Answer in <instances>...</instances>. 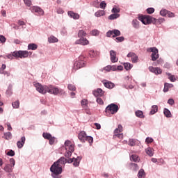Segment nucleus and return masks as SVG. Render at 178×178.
<instances>
[{
    "label": "nucleus",
    "mask_w": 178,
    "mask_h": 178,
    "mask_svg": "<svg viewBox=\"0 0 178 178\" xmlns=\"http://www.w3.org/2000/svg\"><path fill=\"white\" fill-rule=\"evenodd\" d=\"M72 152H70L69 150H66V152L65 154V158H70V156H72Z\"/></svg>",
    "instance_id": "13d9d810"
},
{
    "label": "nucleus",
    "mask_w": 178,
    "mask_h": 178,
    "mask_svg": "<svg viewBox=\"0 0 178 178\" xmlns=\"http://www.w3.org/2000/svg\"><path fill=\"white\" fill-rule=\"evenodd\" d=\"M12 106L15 109H18V108L20 106V102L19 100H17L12 103Z\"/></svg>",
    "instance_id": "72a5a7b5"
},
{
    "label": "nucleus",
    "mask_w": 178,
    "mask_h": 178,
    "mask_svg": "<svg viewBox=\"0 0 178 178\" xmlns=\"http://www.w3.org/2000/svg\"><path fill=\"white\" fill-rule=\"evenodd\" d=\"M95 16L96 17H101V16H105V10H99L95 13Z\"/></svg>",
    "instance_id": "5701e85b"
},
{
    "label": "nucleus",
    "mask_w": 178,
    "mask_h": 178,
    "mask_svg": "<svg viewBox=\"0 0 178 178\" xmlns=\"http://www.w3.org/2000/svg\"><path fill=\"white\" fill-rule=\"evenodd\" d=\"M108 111L111 112V115H115V113H118V111H119V106L112 103L106 106V112Z\"/></svg>",
    "instance_id": "6e6552de"
},
{
    "label": "nucleus",
    "mask_w": 178,
    "mask_h": 178,
    "mask_svg": "<svg viewBox=\"0 0 178 178\" xmlns=\"http://www.w3.org/2000/svg\"><path fill=\"white\" fill-rule=\"evenodd\" d=\"M131 60L133 63H137L138 62V56L135 54L134 57L131 58Z\"/></svg>",
    "instance_id": "de8ad7c7"
},
{
    "label": "nucleus",
    "mask_w": 178,
    "mask_h": 178,
    "mask_svg": "<svg viewBox=\"0 0 178 178\" xmlns=\"http://www.w3.org/2000/svg\"><path fill=\"white\" fill-rule=\"evenodd\" d=\"M169 88H173V84L169 83H164L163 92H168L169 91Z\"/></svg>",
    "instance_id": "6ab92c4d"
},
{
    "label": "nucleus",
    "mask_w": 178,
    "mask_h": 178,
    "mask_svg": "<svg viewBox=\"0 0 178 178\" xmlns=\"http://www.w3.org/2000/svg\"><path fill=\"white\" fill-rule=\"evenodd\" d=\"M154 74H162V70L159 67H156Z\"/></svg>",
    "instance_id": "3c124183"
},
{
    "label": "nucleus",
    "mask_w": 178,
    "mask_h": 178,
    "mask_svg": "<svg viewBox=\"0 0 178 178\" xmlns=\"http://www.w3.org/2000/svg\"><path fill=\"white\" fill-rule=\"evenodd\" d=\"M67 88L70 91H76V86L73 84H68Z\"/></svg>",
    "instance_id": "37998d69"
},
{
    "label": "nucleus",
    "mask_w": 178,
    "mask_h": 178,
    "mask_svg": "<svg viewBox=\"0 0 178 178\" xmlns=\"http://www.w3.org/2000/svg\"><path fill=\"white\" fill-rule=\"evenodd\" d=\"M122 131H123V127L119 124L118 127L114 130V134L115 136H116V134H120V133H122Z\"/></svg>",
    "instance_id": "a878e982"
},
{
    "label": "nucleus",
    "mask_w": 178,
    "mask_h": 178,
    "mask_svg": "<svg viewBox=\"0 0 178 178\" xmlns=\"http://www.w3.org/2000/svg\"><path fill=\"white\" fill-rule=\"evenodd\" d=\"M132 26L134 29H140V22L137 19H134L132 21Z\"/></svg>",
    "instance_id": "cd10ccee"
},
{
    "label": "nucleus",
    "mask_w": 178,
    "mask_h": 178,
    "mask_svg": "<svg viewBox=\"0 0 178 178\" xmlns=\"http://www.w3.org/2000/svg\"><path fill=\"white\" fill-rule=\"evenodd\" d=\"M96 102H97V104H99V105H104V100H102V99L97 97Z\"/></svg>",
    "instance_id": "e2e57ef3"
},
{
    "label": "nucleus",
    "mask_w": 178,
    "mask_h": 178,
    "mask_svg": "<svg viewBox=\"0 0 178 178\" xmlns=\"http://www.w3.org/2000/svg\"><path fill=\"white\" fill-rule=\"evenodd\" d=\"M86 141H88L89 144L91 145V144L94 143V138H92V136H88Z\"/></svg>",
    "instance_id": "ea45409f"
},
{
    "label": "nucleus",
    "mask_w": 178,
    "mask_h": 178,
    "mask_svg": "<svg viewBox=\"0 0 178 178\" xmlns=\"http://www.w3.org/2000/svg\"><path fill=\"white\" fill-rule=\"evenodd\" d=\"M0 42L2 44H4V42H6V38H5V36L0 35Z\"/></svg>",
    "instance_id": "bf43d9fd"
},
{
    "label": "nucleus",
    "mask_w": 178,
    "mask_h": 178,
    "mask_svg": "<svg viewBox=\"0 0 178 178\" xmlns=\"http://www.w3.org/2000/svg\"><path fill=\"white\" fill-rule=\"evenodd\" d=\"M6 155H8V156H15V151L10 149L6 153Z\"/></svg>",
    "instance_id": "864d4df0"
},
{
    "label": "nucleus",
    "mask_w": 178,
    "mask_h": 178,
    "mask_svg": "<svg viewBox=\"0 0 178 178\" xmlns=\"http://www.w3.org/2000/svg\"><path fill=\"white\" fill-rule=\"evenodd\" d=\"M124 67L125 70H131V69L133 67V64L130 63H124Z\"/></svg>",
    "instance_id": "7c9ffc66"
},
{
    "label": "nucleus",
    "mask_w": 178,
    "mask_h": 178,
    "mask_svg": "<svg viewBox=\"0 0 178 178\" xmlns=\"http://www.w3.org/2000/svg\"><path fill=\"white\" fill-rule=\"evenodd\" d=\"M168 79L170 81H172V83H175V81H176V77H175L174 75H170L168 76Z\"/></svg>",
    "instance_id": "69168bd1"
},
{
    "label": "nucleus",
    "mask_w": 178,
    "mask_h": 178,
    "mask_svg": "<svg viewBox=\"0 0 178 178\" xmlns=\"http://www.w3.org/2000/svg\"><path fill=\"white\" fill-rule=\"evenodd\" d=\"M117 40V42H123V41H124V37L123 36H120V37H118L115 39Z\"/></svg>",
    "instance_id": "6e6d98bb"
},
{
    "label": "nucleus",
    "mask_w": 178,
    "mask_h": 178,
    "mask_svg": "<svg viewBox=\"0 0 178 178\" xmlns=\"http://www.w3.org/2000/svg\"><path fill=\"white\" fill-rule=\"evenodd\" d=\"M63 165H66V163H63L60 161V158L52 164L50 168V172H51V177L53 178H60L59 175H62V172H63V168H62Z\"/></svg>",
    "instance_id": "f03ea898"
},
{
    "label": "nucleus",
    "mask_w": 178,
    "mask_h": 178,
    "mask_svg": "<svg viewBox=\"0 0 178 178\" xmlns=\"http://www.w3.org/2000/svg\"><path fill=\"white\" fill-rule=\"evenodd\" d=\"M33 86L35 87L36 90L40 94L44 95L47 94V92H49V94H53V95H58V94L63 95V94H65V91H63V90L59 89L52 85L42 86L40 83L34 82Z\"/></svg>",
    "instance_id": "f257e3e1"
},
{
    "label": "nucleus",
    "mask_w": 178,
    "mask_h": 178,
    "mask_svg": "<svg viewBox=\"0 0 178 178\" xmlns=\"http://www.w3.org/2000/svg\"><path fill=\"white\" fill-rule=\"evenodd\" d=\"M56 141V138H55L54 136H51L49 139V144L50 145H54V144H55V142Z\"/></svg>",
    "instance_id": "58836bf2"
},
{
    "label": "nucleus",
    "mask_w": 178,
    "mask_h": 178,
    "mask_svg": "<svg viewBox=\"0 0 178 178\" xmlns=\"http://www.w3.org/2000/svg\"><path fill=\"white\" fill-rule=\"evenodd\" d=\"M131 161H133L134 162H139L140 159L138 158V156L136 154H132L131 156Z\"/></svg>",
    "instance_id": "c9c22d12"
},
{
    "label": "nucleus",
    "mask_w": 178,
    "mask_h": 178,
    "mask_svg": "<svg viewBox=\"0 0 178 178\" xmlns=\"http://www.w3.org/2000/svg\"><path fill=\"white\" fill-rule=\"evenodd\" d=\"M92 35H98L99 34V31L97 29H94L91 31Z\"/></svg>",
    "instance_id": "0e129e2a"
},
{
    "label": "nucleus",
    "mask_w": 178,
    "mask_h": 178,
    "mask_svg": "<svg viewBox=\"0 0 178 178\" xmlns=\"http://www.w3.org/2000/svg\"><path fill=\"white\" fill-rule=\"evenodd\" d=\"M131 166V170H138L139 168H138V165H137V163H131L130 164Z\"/></svg>",
    "instance_id": "f704fd0d"
},
{
    "label": "nucleus",
    "mask_w": 178,
    "mask_h": 178,
    "mask_svg": "<svg viewBox=\"0 0 178 178\" xmlns=\"http://www.w3.org/2000/svg\"><path fill=\"white\" fill-rule=\"evenodd\" d=\"M120 17V15L119 14H111L110 16H108L109 20H115V19H118Z\"/></svg>",
    "instance_id": "2f4dec72"
},
{
    "label": "nucleus",
    "mask_w": 178,
    "mask_h": 178,
    "mask_svg": "<svg viewBox=\"0 0 178 178\" xmlns=\"http://www.w3.org/2000/svg\"><path fill=\"white\" fill-rule=\"evenodd\" d=\"M67 150L71 152H74V145L71 144L70 146H69L67 147Z\"/></svg>",
    "instance_id": "5fc2aeb1"
},
{
    "label": "nucleus",
    "mask_w": 178,
    "mask_h": 178,
    "mask_svg": "<svg viewBox=\"0 0 178 178\" xmlns=\"http://www.w3.org/2000/svg\"><path fill=\"white\" fill-rule=\"evenodd\" d=\"M87 134L86 131H82L78 135V138L81 141V143H86V140H87Z\"/></svg>",
    "instance_id": "ddd939ff"
},
{
    "label": "nucleus",
    "mask_w": 178,
    "mask_h": 178,
    "mask_svg": "<svg viewBox=\"0 0 178 178\" xmlns=\"http://www.w3.org/2000/svg\"><path fill=\"white\" fill-rule=\"evenodd\" d=\"M81 104L82 105V106L83 108H86V106H87V105H88V102L87 101V99H83L81 100Z\"/></svg>",
    "instance_id": "c03bdc74"
},
{
    "label": "nucleus",
    "mask_w": 178,
    "mask_h": 178,
    "mask_svg": "<svg viewBox=\"0 0 178 178\" xmlns=\"http://www.w3.org/2000/svg\"><path fill=\"white\" fill-rule=\"evenodd\" d=\"M145 152L149 156H154V149L151 147H147L145 149Z\"/></svg>",
    "instance_id": "412c9836"
},
{
    "label": "nucleus",
    "mask_w": 178,
    "mask_h": 178,
    "mask_svg": "<svg viewBox=\"0 0 178 178\" xmlns=\"http://www.w3.org/2000/svg\"><path fill=\"white\" fill-rule=\"evenodd\" d=\"M8 59H13V58H20L23 59V58H29V51H15L12 53V54H8L6 56Z\"/></svg>",
    "instance_id": "20e7f679"
},
{
    "label": "nucleus",
    "mask_w": 178,
    "mask_h": 178,
    "mask_svg": "<svg viewBox=\"0 0 178 178\" xmlns=\"http://www.w3.org/2000/svg\"><path fill=\"white\" fill-rule=\"evenodd\" d=\"M135 113H136V116H137V118H140V119H143L144 113L141 111L138 110V111H136Z\"/></svg>",
    "instance_id": "473e14b6"
},
{
    "label": "nucleus",
    "mask_w": 178,
    "mask_h": 178,
    "mask_svg": "<svg viewBox=\"0 0 178 178\" xmlns=\"http://www.w3.org/2000/svg\"><path fill=\"white\" fill-rule=\"evenodd\" d=\"M93 95L95 97H104V95H105V91L102 90L101 88H97L96 90L93 91Z\"/></svg>",
    "instance_id": "4468645a"
},
{
    "label": "nucleus",
    "mask_w": 178,
    "mask_h": 178,
    "mask_svg": "<svg viewBox=\"0 0 178 178\" xmlns=\"http://www.w3.org/2000/svg\"><path fill=\"white\" fill-rule=\"evenodd\" d=\"M137 141H138L136 139L130 138L129 139L128 145L130 147H134L136 144H137Z\"/></svg>",
    "instance_id": "393cba45"
},
{
    "label": "nucleus",
    "mask_w": 178,
    "mask_h": 178,
    "mask_svg": "<svg viewBox=\"0 0 178 178\" xmlns=\"http://www.w3.org/2000/svg\"><path fill=\"white\" fill-rule=\"evenodd\" d=\"M138 20H140L143 24L147 25V24H151V23H153V24H155L156 22H159V23H163L165 22V19L163 18H159V19H155L152 17L151 15H142L138 17Z\"/></svg>",
    "instance_id": "7ed1b4c3"
},
{
    "label": "nucleus",
    "mask_w": 178,
    "mask_h": 178,
    "mask_svg": "<svg viewBox=\"0 0 178 178\" xmlns=\"http://www.w3.org/2000/svg\"><path fill=\"white\" fill-rule=\"evenodd\" d=\"M24 2L25 3V5H26V6H31L32 3H31V0H24Z\"/></svg>",
    "instance_id": "680f3d73"
},
{
    "label": "nucleus",
    "mask_w": 178,
    "mask_h": 178,
    "mask_svg": "<svg viewBox=\"0 0 178 178\" xmlns=\"http://www.w3.org/2000/svg\"><path fill=\"white\" fill-rule=\"evenodd\" d=\"M111 12H112V13L118 14L120 12V9L116 8H113Z\"/></svg>",
    "instance_id": "052dcab7"
},
{
    "label": "nucleus",
    "mask_w": 178,
    "mask_h": 178,
    "mask_svg": "<svg viewBox=\"0 0 178 178\" xmlns=\"http://www.w3.org/2000/svg\"><path fill=\"white\" fill-rule=\"evenodd\" d=\"M110 60L112 63H116L119 60V58L116 56V51L115 50L110 51Z\"/></svg>",
    "instance_id": "f8f14e48"
},
{
    "label": "nucleus",
    "mask_w": 178,
    "mask_h": 178,
    "mask_svg": "<svg viewBox=\"0 0 178 178\" xmlns=\"http://www.w3.org/2000/svg\"><path fill=\"white\" fill-rule=\"evenodd\" d=\"M156 112H158V106L157 105L152 106V109L149 112V115H155Z\"/></svg>",
    "instance_id": "b1692460"
},
{
    "label": "nucleus",
    "mask_w": 178,
    "mask_h": 178,
    "mask_svg": "<svg viewBox=\"0 0 178 178\" xmlns=\"http://www.w3.org/2000/svg\"><path fill=\"white\" fill-rule=\"evenodd\" d=\"M67 15L70 16V17L74 19V20H79V19H80V15L73 11H68Z\"/></svg>",
    "instance_id": "dca6fc26"
},
{
    "label": "nucleus",
    "mask_w": 178,
    "mask_h": 178,
    "mask_svg": "<svg viewBox=\"0 0 178 178\" xmlns=\"http://www.w3.org/2000/svg\"><path fill=\"white\" fill-rule=\"evenodd\" d=\"M147 12L149 15H152L155 12V8H149L147 10Z\"/></svg>",
    "instance_id": "8fccbe9b"
},
{
    "label": "nucleus",
    "mask_w": 178,
    "mask_h": 178,
    "mask_svg": "<svg viewBox=\"0 0 178 178\" xmlns=\"http://www.w3.org/2000/svg\"><path fill=\"white\" fill-rule=\"evenodd\" d=\"M123 70V66L122 65H111V71L112 72H118Z\"/></svg>",
    "instance_id": "aec40b11"
},
{
    "label": "nucleus",
    "mask_w": 178,
    "mask_h": 178,
    "mask_svg": "<svg viewBox=\"0 0 178 178\" xmlns=\"http://www.w3.org/2000/svg\"><path fill=\"white\" fill-rule=\"evenodd\" d=\"M163 114L165 118H172V113H170V111H169L168 108H164Z\"/></svg>",
    "instance_id": "c85d7f7f"
},
{
    "label": "nucleus",
    "mask_w": 178,
    "mask_h": 178,
    "mask_svg": "<svg viewBox=\"0 0 178 178\" xmlns=\"http://www.w3.org/2000/svg\"><path fill=\"white\" fill-rule=\"evenodd\" d=\"M42 137L45 139V140H49L51 137H52V135H51V134L49 133H45L44 132L42 134Z\"/></svg>",
    "instance_id": "e433bc0d"
},
{
    "label": "nucleus",
    "mask_w": 178,
    "mask_h": 178,
    "mask_svg": "<svg viewBox=\"0 0 178 178\" xmlns=\"http://www.w3.org/2000/svg\"><path fill=\"white\" fill-rule=\"evenodd\" d=\"M4 138L6 140H12V133L6 132L4 134Z\"/></svg>",
    "instance_id": "4c0bfd02"
},
{
    "label": "nucleus",
    "mask_w": 178,
    "mask_h": 178,
    "mask_svg": "<svg viewBox=\"0 0 178 178\" xmlns=\"http://www.w3.org/2000/svg\"><path fill=\"white\" fill-rule=\"evenodd\" d=\"M138 178H144L145 177V171L144 169H140L138 172Z\"/></svg>",
    "instance_id": "c756f323"
},
{
    "label": "nucleus",
    "mask_w": 178,
    "mask_h": 178,
    "mask_svg": "<svg viewBox=\"0 0 178 178\" xmlns=\"http://www.w3.org/2000/svg\"><path fill=\"white\" fill-rule=\"evenodd\" d=\"M145 143L147 144H151V143H154V139L152 138L147 137L145 140Z\"/></svg>",
    "instance_id": "603ef678"
},
{
    "label": "nucleus",
    "mask_w": 178,
    "mask_h": 178,
    "mask_svg": "<svg viewBox=\"0 0 178 178\" xmlns=\"http://www.w3.org/2000/svg\"><path fill=\"white\" fill-rule=\"evenodd\" d=\"M72 145V142H70V140H67L65 142V150L67 151V147H70Z\"/></svg>",
    "instance_id": "49530a36"
},
{
    "label": "nucleus",
    "mask_w": 178,
    "mask_h": 178,
    "mask_svg": "<svg viewBox=\"0 0 178 178\" xmlns=\"http://www.w3.org/2000/svg\"><path fill=\"white\" fill-rule=\"evenodd\" d=\"M104 87L106 88H108L109 90H112L115 87V83L111 82V81H102Z\"/></svg>",
    "instance_id": "a211bd4d"
},
{
    "label": "nucleus",
    "mask_w": 178,
    "mask_h": 178,
    "mask_svg": "<svg viewBox=\"0 0 178 178\" xmlns=\"http://www.w3.org/2000/svg\"><path fill=\"white\" fill-rule=\"evenodd\" d=\"M37 48H38V45H37V44L35 43H30L28 44V50L30 51V49H31V51H35V49H37Z\"/></svg>",
    "instance_id": "4be33fe9"
},
{
    "label": "nucleus",
    "mask_w": 178,
    "mask_h": 178,
    "mask_svg": "<svg viewBox=\"0 0 178 178\" xmlns=\"http://www.w3.org/2000/svg\"><path fill=\"white\" fill-rule=\"evenodd\" d=\"M87 33L83 30H79L78 32V37L80 38L75 42V44H80L81 45H88V40L84 38Z\"/></svg>",
    "instance_id": "423d86ee"
},
{
    "label": "nucleus",
    "mask_w": 178,
    "mask_h": 178,
    "mask_svg": "<svg viewBox=\"0 0 178 178\" xmlns=\"http://www.w3.org/2000/svg\"><path fill=\"white\" fill-rule=\"evenodd\" d=\"M26 143V136L21 137V140H18L17 142V147L19 149H22V147L24 146V144Z\"/></svg>",
    "instance_id": "2eb2a0df"
},
{
    "label": "nucleus",
    "mask_w": 178,
    "mask_h": 178,
    "mask_svg": "<svg viewBox=\"0 0 178 178\" xmlns=\"http://www.w3.org/2000/svg\"><path fill=\"white\" fill-rule=\"evenodd\" d=\"M58 38H56V37L55 36H50L48 38V42H49V44H54L55 42H58Z\"/></svg>",
    "instance_id": "bb28decb"
},
{
    "label": "nucleus",
    "mask_w": 178,
    "mask_h": 178,
    "mask_svg": "<svg viewBox=\"0 0 178 178\" xmlns=\"http://www.w3.org/2000/svg\"><path fill=\"white\" fill-rule=\"evenodd\" d=\"M82 59H84V57L81 56L79 60L74 63L72 72H76V70H79V69H81V67H84V66H86V63H84V60Z\"/></svg>",
    "instance_id": "0eeeda50"
},
{
    "label": "nucleus",
    "mask_w": 178,
    "mask_h": 178,
    "mask_svg": "<svg viewBox=\"0 0 178 178\" xmlns=\"http://www.w3.org/2000/svg\"><path fill=\"white\" fill-rule=\"evenodd\" d=\"M3 169L6 173H12L13 172V167L10 165L9 163H6Z\"/></svg>",
    "instance_id": "f3484780"
},
{
    "label": "nucleus",
    "mask_w": 178,
    "mask_h": 178,
    "mask_svg": "<svg viewBox=\"0 0 178 178\" xmlns=\"http://www.w3.org/2000/svg\"><path fill=\"white\" fill-rule=\"evenodd\" d=\"M30 10L32 12V13H38V15H40V16H42V15H44V10L39 6H32L30 8Z\"/></svg>",
    "instance_id": "9b49d317"
},
{
    "label": "nucleus",
    "mask_w": 178,
    "mask_h": 178,
    "mask_svg": "<svg viewBox=\"0 0 178 178\" xmlns=\"http://www.w3.org/2000/svg\"><path fill=\"white\" fill-rule=\"evenodd\" d=\"M6 94L7 95L10 96V95L12 94V86H9L7 90H6Z\"/></svg>",
    "instance_id": "4d7b16f0"
},
{
    "label": "nucleus",
    "mask_w": 178,
    "mask_h": 178,
    "mask_svg": "<svg viewBox=\"0 0 178 178\" xmlns=\"http://www.w3.org/2000/svg\"><path fill=\"white\" fill-rule=\"evenodd\" d=\"M106 37H112L113 35V38H115V37H119V35H120V31L118 30V29H114L112 31H108L106 33Z\"/></svg>",
    "instance_id": "9d476101"
},
{
    "label": "nucleus",
    "mask_w": 178,
    "mask_h": 178,
    "mask_svg": "<svg viewBox=\"0 0 178 178\" xmlns=\"http://www.w3.org/2000/svg\"><path fill=\"white\" fill-rule=\"evenodd\" d=\"M147 52H152V60L155 62L156 59L159 58V54H158V49L156 47H150L147 49Z\"/></svg>",
    "instance_id": "1a4fd4ad"
},
{
    "label": "nucleus",
    "mask_w": 178,
    "mask_h": 178,
    "mask_svg": "<svg viewBox=\"0 0 178 178\" xmlns=\"http://www.w3.org/2000/svg\"><path fill=\"white\" fill-rule=\"evenodd\" d=\"M9 161L10 163L8 165H10V166H12L13 168H15V165H16V161H15V159L11 158Z\"/></svg>",
    "instance_id": "79ce46f5"
},
{
    "label": "nucleus",
    "mask_w": 178,
    "mask_h": 178,
    "mask_svg": "<svg viewBox=\"0 0 178 178\" xmlns=\"http://www.w3.org/2000/svg\"><path fill=\"white\" fill-rule=\"evenodd\" d=\"M99 8L101 9H105V8H106V3L105 2V1H102L100 4H99Z\"/></svg>",
    "instance_id": "09e8293b"
},
{
    "label": "nucleus",
    "mask_w": 178,
    "mask_h": 178,
    "mask_svg": "<svg viewBox=\"0 0 178 178\" xmlns=\"http://www.w3.org/2000/svg\"><path fill=\"white\" fill-rule=\"evenodd\" d=\"M82 157L80 156H78L76 158H72V159H66L65 157H60L61 162L63 163H73V166L74 168H77L78 166H80V162L81 161Z\"/></svg>",
    "instance_id": "39448f33"
},
{
    "label": "nucleus",
    "mask_w": 178,
    "mask_h": 178,
    "mask_svg": "<svg viewBox=\"0 0 178 178\" xmlns=\"http://www.w3.org/2000/svg\"><path fill=\"white\" fill-rule=\"evenodd\" d=\"M160 15H161V16H163V17L167 16V15H168V10L162 9L160 11Z\"/></svg>",
    "instance_id": "a18cd8bd"
},
{
    "label": "nucleus",
    "mask_w": 178,
    "mask_h": 178,
    "mask_svg": "<svg viewBox=\"0 0 178 178\" xmlns=\"http://www.w3.org/2000/svg\"><path fill=\"white\" fill-rule=\"evenodd\" d=\"M168 104H169V105H175V99H169L168 100Z\"/></svg>",
    "instance_id": "774afa93"
},
{
    "label": "nucleus",
    "mask_w": 178,
    "mask_h": 178,
    "mask_svg": "<svg viewBox=\"0 0 178 178\" xmlns=\"http://www.w3.org/2000/svg\"><path fill=\"white\" fill-rule=\"evenodd\" d=\"M167 16H168V17H175V13H173L170 11H168Z\"/></svg>",
    "instance_id": "338daca9"
},
{
    "label": "nucleus",
    "mask_w": 178,
    "mask_h": 178,
    "mask_svg": "<svg viewBox=\"0 0 178 178\" xmlns=\"http://www.w3.org/2000/svg\"><path fill=\"white\" fill-rule=\"evenodd\" d=\"M89 55H90V58H95V56H97V51H95L94 50H90L89 51Z\"/></svg>",
    "instance_id": "a19ab883"
}]
</instances>
